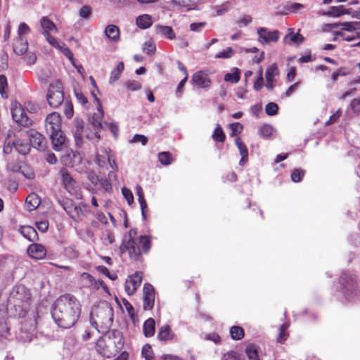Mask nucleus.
<instances>
[{
  "label": "nucleus",
  "mask_w": 360,
  "mask_h": 360,
  "mask_svg": "<svg viewBox=\"0 0 360 360\" xmlns=\"http://www.w3.org/2000/svg\"><path fill=\"white\" fill-rule=\"evenodd\" d=\"M136 25L141 29H147L153 24L151 16L148 14H143L136 18Z\"/></svg>",
  "instance_id": "473e14b6"
},
{
  "label": "nucleus",
  "mask_w": 360,
  "mask_h": 360,
  "mask_svg": "<svg viewBox=\"0 0 360 360\" xmlns=\"http://www.w3.org/2000/svg\"><path fill=\"white\" fill-rule=\"evenodd\" d=\"M205 22H193L190 25V30L193 32H200L206 26Z\"/></svg>",
  "instance_id": "69168bd1"
},
{
  "label": "nucleus",
  "mask_w": 360,
  "mask_h": 360,
  "mask_svg": "<svg viewBox=\"0 0 360 360\" xmlns=\"http://www.w3.org/2000/svg\"><path fill=\"white\" fill-rule=\"evenodd\" d=\"M231 133L230 136L234 137L240 134L243 131V127L239 122H234L230 124Z\"/></svg>",
  "instance_id": "3c124183"
},
{
  "label": "nucleus",
  "mask_w": 360,
  "mask_h": 360,
  "mask_svg": "<svg viewBox=\"0 0 360 360\" xmlns=\"http://www.w3.org/2000/svg\"><path fill=\"white\" fill-rule=\"evenodd\" d=\"M112 179L116 180V175L115 174V172H109L108 179H101L99 182L101 186L107 192H110L112 191V185L110 183V181Z\"/></svg>",
  "instance_id": "4c0bfd02"
},
{
  "label": "nucleus",
  "mask_w": 360,
  "mask_h": 360,
  "mask_svg": "<svg viewBox=\"0 0 360 360\" xmlns=\"http://www.w3.org/2000/svg\"><path fill=\"white\" fill-rule=\"evenodd\" d=\"M188 79V74L184 77V79L181 80V82L179 83L176 89V96L177 98L181 97L183 92H184V86L187 82Z\"/></svg>",
  "instance_id": "e2e57ef3"
},
{
  "label": "nucleus",
  "mask_w": 360,
  "mask_h": 360,
  "mask_svg": "<svg viewBox=\"0 0 360 360\" xmlns=\"http://www.w3.org/2000/svg\"><path fill=\"white\" fill-rule=\"evenodd\" d=\"M156 50L155 44L152 41H147L144 43L143 46V51L148 55H151L155 53Z\"/></svg>",
  "instance_id": "5fc2aeb1"
},
{
  "label": "nucleus",
  "mask_w": 360,
  "mask_h": 360,
  "mask_svg": "<svg viewBox=\"0 0 360 360\" xmlns=\"http://www.w3.org/2000/svg\"><path fill=\"white\" fill-rule=\"evenodd\" d=\"M174 334L168 325H164L159 329L158 338L160 341H169L174 339Z\"/></svg>",
  "instance_id": "c85d7f7f"
},
{
  "label": "nucleus",
  "mask_w": 360,
  "mask_h": 360,
  "mask_svg": "<svg viewBox=\"0 0 360 360\" xmlns=\"http://www.w3.org/2000/svg\"><path fill=\"white\" fill-rule=\"evenodd\" d=\"M122 193L124 198L127 200L128 204L131 205L134 202V196L131 191L127 188H122Z\"/></svg>",
  "instance_id": "774afa93"
},
{
  "label": "nucleus",
  "mask_w": 360,
  "mask_h": 360,
  "mask_svg": "<svg viewBox=\"0 0 360 360\" xmlns=\"http://www.w3.org/2000/svg\"><path fill=\"white\" fill-rule=\"evenodd\" d=\"M259 132L261 136L268 138L272 134L273 127L269 124H264L259 128Z\"/></svg>",
  "instance_id": "864d4df0"
},
{
  "label": "nucleus",
  "mask_w": 360,
  "mask_h": 360,
  "mask_svg": "<svg viewBox=\"0 0 360 360\" xmlns=\"http://www.w3.org/2000/svg\"><path fill=\"white\" fill-rule=\"evenodd\" d=\"M158 160L163 165H169L172 162V155L169 152H162L158 155Z\"/></svg>",
  "instance_id": "de8ad7c7"
},
{
  "label": "nucleus",
  "mask_w": 360,
  "mask_h": 360,
  "mask_svg": "<svg viewBox=\"0 0 360 360\" xmlns=\"http://www.w3.org/2000/svg\"><path fill=\"white\" fill-rule=\"evenodd\" d=\"M222 360H242L240 355L236 351L231 350L223 355Z\"/></svg>",
  "instance_id": "bf43d9fd"
},
{
  "label": "nucleus",
  "mask_w": 360,
  "mask_h": 360,
  "mask_svg": "<svg viewBox=\"0 0 360 360\" xmlns=\"http://www.w3.org/2000/svg\"><path fill=\"white\" fill-rule=\"evenodd\" d=\"M305 172L301 169H295L291 174V179L294 182H299L302 180Z\"/></svg>",
  "instance_id": "052dcab7"
},
{
  "label": "nucleus",
  "mask_w": 360,
  "mask_h": 360,
  "mask_svg": "<svg viewBox=\"0 0 360 360\" xmlns=\"http://www.w3.org/2000/svg\"><path fill=\"white\" fill-rule=\"evenodd\" d=\"M339 282L340 291L345 300L349 302L355 301L359 296L355 276L344 272L340 276Z\"/></svg>",
  "instance_id": "20e7f679"
},
{
  "label": "nucleus",
  "mask_w": 360,
  "mask_h": 360,
  "mask_svg": "<svg viewBox=\"0 0 360 360\" xmlns=\"http://www.w3.org/2000/svg\"><path fill=\"white\" fill-rule=\"evenodd\" d=\"M289 327V324L288 323H283L279 328V334L277 337V341L280 343H283L288 337V333H287V329Z\"/></svg>",
  "instance_id": "37998d69"
},
{
  "label": "nucleus",
  "mask_w": 360,
  "mask_h": 360,
  "mask_svg": "<svg viewBox=\"0 0 360 360\" xmlns=\"http://www.w3.org/2000/svg\"><path fill=\"white\" fill-rule=\"evenodd\" d=\"M257 33L258 41L262 45L277 42L280 35L278 30L271 31L266 27H259Z\"/></svg>",
  "instance_id": "9b49d317"
},
{
  "label": "nucleus",
  "mask_w": 360,
  "mask_h": 360,
  "mask_svg": "<svg viewBox=\"0 0 360 360\" xmlns=\"http://www.w3.org/2000/svg\"><path fill=\"white\" fill-rule=\"evenodd\" d=\"M11 110L12 117L15 122L24 127L32 124V120L29 118L20 103L17 101L12 103Z\"/></svg>",
  "instance_id": "1a4fd4ad"
},
{
  "label": "nucleus",
  "mask_w": 360,
  "mask_h": 360,
  "mask_svg": "<svg viewBox=\"0 0 360 360\" xmlns=\"http://www.w3.org/2000/svg\"><path fill=\"white\" fill-rule=\"evenodd\" d=\"M45 127L47 133L56 132L61 129V117L57 112L50 113L46 118Z\"/></svg>",
  "instance_id": "f3484780"
},
{
  "label": "nucleus",
  "mask_w": 360,
  "mask_h": 360,
  "mask_svg": "<svg viewBox=\"0 0 360 360\" xmlns=\"http://www.w3.org/2000/svg\"><path fill=\"white\" fill-rule=\"evenodd\" d=\"M245 354L249 360H261L258 347L254 344H250L246 347Z\"/></svg>",
  "instance_id": "72a5a7b5"
},
{
  "label": "nucleus",
  "mask_w": 360,
  "mask_h": 360,
  "mask_svg": "<svg viewBox=\"0 0 360 360\" xmlns=\"http://www.w3.org/2000/svg\"><path fill=\"white\" fill-rule=\"evenodd\" d=\"M40 25L43 30L42 34L46 38V41L49 40L50 38L53 37L50 34L51 31L58 32V28L56 25L46 16L41 18Z\"/></svg>",
  "instance_id": "6ab92c4d"
},
{
  "label": "nucleus",
  "mask_w": 360,
  "mask_h": 360,
  "mask_svg": "<svg viewBox=\"0 0 360 360\" xmlns=\"http://www.w3.org/2000/svg\"><path fill=\"white\" fill-rule=\"evenodd\" d=\"M235 144L236 145L239 150L240 155H241V159L239 161V165L240 166H243L248 162V150L247 146L239 137L236 139Z\"/></svg>",
  "instance_id": "bb28decb"
},
{
  "label": "nucleus",
  "mask_w": 360,
  "mask_h": 360,
  "mask_svg": "<svg viewBox=\"0 0 360 360\" xmlns=\"http://www.w3.org/2000/svg\"><path fill=\"white\" fill-rule=\"evenodd\" d=\"M279 73L276 64L271 65L266 70L265 78L266 82L274 81V77Z\"/></svg>",
  "instance_id": "a19ab883"
},
{
  "label": "nucleus",
  "mask_w": 360,
  "mask_h": 360,
  "mask_svg": "<svg viewBox=\"0 0 360 360\" xmlns=\"http://www.w3.org/2000/svg\"><path fill=\"white\" fill-rule=\"evenodd\" d=\"M0 94L4 98L8 96L7 78L4 75H0Z\"/></svg>",
  "instance_id": "c03bdc74"
},
{
  "label": "nucleus",
  "mask_w": 360,
  "mask_h": 360,
  "mask_svg": "<svg viewBox=\"0 0 360 360\" xmlns=\"http://www.w3.org/2000/svg\"><path fill=\"white\" fill-rule=\"evenodd\" d=\"M114 311L108 303L94 309L90 314V323L100 333L105 334L112 325Z\"/></svg>",
  "instance_id": "f03ea898"
},
{
  "label": "nucleus",
  "mask_w": 360,
  "mask_h": 360,
  "mask_svg": "<svg viewBox=\"0 0 360 360\" xmlns=\"http://www.w3.org/2000/svg\"><path fill=\"white\" fill-rule=\"evenodd\" d=\"M143 333L146 337H152L155 333V321L152 318L148 319L143 323Z\"/></svg>",
  "instance_id": "f704fd0d"
},
{
  "label": "nucleus",
  "mask_w": 360,
  "mask_h": 360,
  "mask_svg": "<svg viewBox=\"0 0 360 360\" xmlns=\"http://www.w3.org/2000/svg\"><path fill=\"white\" fill-rule=\"evenodd\" d=\"M95 99L98 102V112L94 113L89 120V124L94 130V132L92 134L86 133V137L88 139H93L94 138L97 139H100L99 131L102 127L103 112L101 110V104L100 103L99 100L96 97Z\"/></svg>",
  "instance_id": "423d86ee"
},
{
  "label": "nucleus",
  "mask_w": 360,
  "mask_h": 360,
  "mask_svg": "<svg viewBox=\"0 0 360 360\" xmlns=\"http://www.w3.org/2000/svg\"><path fill=\"white\" fill-rule=\"evenodd\" d=\"M26 136L30 140V145L32 146L33 148L39 150H44L46 149V140L45 137L39 132L34 129H30L27 132Z\"/></svg>",
  "instance_id": "f8f14e48"
},
{
  "label": "nucleus",
  "mask_w": 360,
  "mask_h": 360,
  "mask_svg": "<svg viewBox=\"0 0 360 360\" xmlns=\"http://www.w3.org/2000/svg\"><path fill=\"white\" fill-rule=\"evenodd\" d=\"M101 153L96 155V161L98 165L104 168L108 164L112 169L111 172H116L117 170V165L112 151L109 148H103L101 150Z\"/></svg>",
  "instance_id": "9d476101"
},
{
  "label": "nucleus",
  "mask_w": 360,
  "mask_h": 360,
  "mask_svg": "<svg viewBox=\"0 0 360 360\" xmlns=\"http://www.w3.org/2000/svg\"><path fill=\"white\" fill-rule=\"evenodd\" d=\"M224 80L232 84H236L240 80V72L237 68L232 70L231 72L227 73L224 75Z\"/></svg>",
  "instance_id": "58836bf2"
},
{
  "label": "nucleus",
  "mask_w": 360,
  "mask_h": 360,
  "mask_svg": "<svg viewBox=\"0 0 360 360\" xmlns=\"http://www.w3.org/2000/svg\"><path fill=\"white\" fill-rule=\"evenodd\" d=\"M142 282V273L139 271H136L133 275L129 276L126 281L124 285V289L126 292L129 295H132L135 293L136 290L140 286Z\"/></svg>",
  "instance_id": "2eb2a0df"
},
{
  "label": "nucleus",
  "mask_w": 360,
  "mask_h": 360,
  "mask_svg": "<svg viewBox=\"0 0 360 360\" xmlns=\"http://www.w3.org/2000/svg\"><path fill=\"white\" fill-rule=\"evenodd\" d=\"M20 232L22 236L29 241L34 242L38 240V233L32 226H22L20 228Z\"/></svg>",
  "instance_id": "a878e982"
},
{
  "label": "nucleus",
  "mask_w": 360,
  "mask_h": 360,
  "mask_svg": "<svg viewBox=\"0 0 360 360\" xmlns=\"http://www.w3.org/2000/svg\"><path fill=\"white\" fill-rule=\"evenodd\" d=\"M41 203V199L36 193H30L26 198V206L29 211L36 210Z\"/></svg>",
  "instance_id": "c756f323"
},
{
  "label": "nucleus",
  "mask_w": 360,
  "mask_h": 360,
  "mask_svg": "<svg viewBox=\"0 0 360 360\" xmlns=\"http://www.w3.org/2000/svg\"><path fill=\"white\" fill-rule=\"evenodd\" d=\"M319 13L321 15L340 17L345 14H350V12L343 6H331L328 11H319Z\"/></svg>",
  "instance_id": "393cba45"
},
{
  "label": "nucleus",
  "mask_w": 360,
  "mask_h": 360,
  "mask_svg": "<svg viewBox=\"0 0 360 360\" xmlns=\"http://www.w3.org/2000/svg\"><path fill=\"white\" fill-rule=\"evenodd\" d=\"M82 306L78 299L71 294L60 296L51 311L52 317L60 328H70L80 317Z\"/></svg>",
  "instance_id": "f257e3e1"
},
{
  "label": "nucleus",
  "mask_w": 360,
  "mask_h": 360,
  "mask_svg": "<svg viewBox=\"0 0 360 360\" xmlns=\"http://www.w3.org/2000/svg\"><path fill=\"white\" fill-rule=\"evenodd\" d=\"M192 82L198 89H208L211 86L212 81L207 71L199 70L192 75Z\"/></svg>",
  "instance_id": "4468645a"
},
{
  "label": "nucleus",
  "mask_w": 360,
  "mask_h": 360,
  "mask_svg": "<svg viewBox=\"0 0 360 360\" xmlns=\"http://www.w3.org/2000/svg\"><path fill=\"white\" fill-rule=\"evenodd\" d=\"M15 269L13 259L7 258L0 262V272L7 276H12Z\"/></svg>",
  "instance_id": "cd10ccee"
},
{
  "label": "nucleus",
  "mask_w": 360,
  "mask_h": 360,
  "mask_svg": "<svg viewBox=\"0 0 360 360\" xmlns=\"http://www.w3.org/2000/svg\"><path fill=\"white\" fill-rule=\"evenodd\" d=\"M200 0H172L176 5L190 7L195 5Z\"/></svg>",
  "instance_id": "13d9d810"
},
{
  "label": "nucleus",
  "mask_w": 360,
  "mask_h": 360,
  "mask_svg": "<svg viewBox=\"0 0 360 360\" xmlns=\"http://www.w3.org/2000/svg\"><path fill=\"white\" fill-rule=\"evenodd\" d=\"M143 308L145 311L151 310L155 304V289L150 283H145L143 288Z\"/></svg>",
  "instance_id": "ddd939ff"
},
{
  "label": "nucleus",
  "mask_w": 360,
  "mask_h": 360,
  "mask_svg": "<svg viewBox=\"0 0 360 360\" xmlns=\"http://www.w3.org/2000/svg\"><path fill=\"white\" fill-rule=\"evenodd\" d=\"M244 330L240 326H232L230 328V335L234 340H241L244 337Z\"/></svg>",
  "instance_id": "79ce46f5"
},
{
  "label": "nucleus",
  "mask_w": 360,
  "mask_h": 360,
  "mask_svg": "<svg viewBox=\"0 0 360 360\" xmlns=\"http://www.w3.org/2000/svg\"><path fill=\"white\" fill-rule=\"evenodd\" d=\"M329 26L331 28L340 27V30L335 32L334 41L338 38H341L347 41L359 40L352 46L360 47V25L359 22H347L340 24L333 23L330 24Z\"/></svg>",
  "instance_id": "7ed1b4c3"
},
{
  "label": "nucleus",
  "mask_w": 360,
  "mask_h": 360,
  "mask_svg": "<svg viewBox=\"0 0 360 360\" xmlns=\"http://www.w3.org/2000/svg\"><path fill=\"white\" fill-rule=\"evenodd\" d=\"M48 134L50 136L53 149L56 151L61 150L65 141V137L63 136L61 129L56 132Z\"/></svg>",
  "instance_id": "4be33fe9"
},
{
  "label": "nucleus",
  "mask_w": 360,
  "mask_h": 360,
  "mask_svg": "<svg viewBox=\"0 0 360 360\" xmlns=\"http://www.w3.org/2000/svg\"><path fill=\"white\" fill-rule=\"evenodd\" d=\"M85 136L86 133H88L86 130L84 131ZM83 136H84V129L82 127L77 126L75 131H74V137L75 139V142L77 146H79L83 143Z\"/></svg>",
  "instance_id": "a18cd8bd"
},
{
  "label": "nucleus",
  "mask_w": 360,
  "mask_h": 360,
  "mask_svg": "<svg viewBox=\"0 0 360 360\" xmlns=\"http://www.w3.org/2000/svg\"><path fill=\"white\" fill-rule=\"evenodd\" d=\"M278 106L275 103H269L265 107V112L268 115L273 116L277 114Z\"/></svg>",
  "instance_id": "4d7b16f0"
},
{
  "label": "nucleus",
  "mask_w": 360,
  "mask_h": 360,
  "mask_svg": "<svg viewBox=\"0 0 360 360\" xmlns=\"http://www.w3.org/2000/svg\"><path fill=\"white\" fill-rule=\"evenodd\" d=\"M155 31L157 34L169 40L176 38V34L173 28L170 26L157 25L155 27Z\"/></svg>",
  "instance_id": "5701e85b"
},
{
  "label": "nucleus",
  "mask_w": 360,
  "mask_h": 360,
  "mask_svg": "<svg viewBox=\"0 0 360 360\" xmlns=\"http://www.w3.org/2000/svg\"><path fill=\"white\" fill-rule=\"evenodd\" d=\"M30 32V27L25 22H20L18 28V37L24 38V36Z\"/></svg>",
  "instance_id": "09e8293b"
},
{
  "label": "nucleus",
  "mask_w": 360,
  "mask_h": 360,
  "mask_svg": "<svg viewBox=\"0 0 360 360\" xmlns=\"http://www.w3.org/2000/svg\"><path fill=\"white\" fill-rule=\"evenodd\" d=\"M150 238L147 236H141L139 238L138 245L140 248V251L142 250L144 252L149 251L150 248Z\"/></svg>",
  "instance_id": "ea45409f"
},
{
  "label": "nucleus",
  "mask_w": 360,
  "mask_h": 360,
  "mask_svg": "<svg viewBox=\"0 0 360 360\" xmlns=\"http://www.w3.org/2000/svg\"><path fill=\"white\" fill-rule=\"evenodd\" d=\"M136 193L138 196V200L140 204V207H144L147 206L146 201L144 198L143 191L141 186L137 185L136 186Z\"/></svg>",
  "instance_id": "603ef678"
},
{
  "label": "nucleus",
  "mask_w": 360,
  "mask_h": 360,
  "mask_svg": "<svg viewBox=\"0 0 360 360\" xmlns=\"http://www.w3.org/2000/svg\"><path fill=\"white\" fill-rule=\"evenodd\" d=\"M63 253L64 255L70 259H76L79 255L78 251L75 249V247L73 245L65 247L64 248Z\"/></svg>",
  "instance_id": "49530a36"
},
{
  "label": "nucleus",
  "mask_w": 360,
  "mask_h": 360,
  "mask_svg": "<svg viewBox=\"0 0 360 360\" xmlns=\"http://www.w3.org/2000/svg\"><path fill=\"white\" fill-rule=\"evenodd\" d=\"M212 137L216 141L224 142L226 136L221 127L218 126L214 129Z\"/></svg>",
  "instance_id": "8fccbe9b"
},
{
  "label": "nucleus",
  "mask_w": 360,
  "mask_h": 360,
  "mask_svg": "<svg viewBox=\"0 0 360 360\" xmlns=\"http://www.w3.org/2000/svg\"><path fill=\"white\" fill-rule=\"evenodd\" d=\"M123 70L124 63L122 62H120L117 65L116 68L112 70L109 78V83L112 84L118 80Z\"/></svg>",
  "instance_id": "c9c22d12"
},
{
  "label": "nucleus",
  "mask_w": 360,
  "mask_h": 360,
  "mask_svg": "<svg viewBox=\"0 0 360 360\" xmlns=\"http://www.w3.org/2000/svg\"><path fill=\"white\" fill-rule=\"evenodd\" d=\"M13 48L17 55H24L28 50L27 40L25 38L17 37L13 43Z\"/></svg>",
  "instance_id": "b1692460"
},
{
  "label": "nucleus",
  "mask_w": 360,
  "mask_h": 360,
  "mask_svg": "<svg viewBox=\"0 0 360 360\" xmlns=\"http://www.w3.org/2000/svg\"><path fill=\"white\" fill-rule=\"evenodd\" d=\"M233 55V50L231 47H227L223 51L219 52L216 56V58H230Z\"/></svg>",
  "instance_id": "6e6d98bb"
},
{
  "label": "nucleus",
  "mask_w": 360,
  "mask_h": 360,
  "mask_svg": "<svg viewBox=\"0 0 360 360\" xmlns=\"http://www.w3.org/2000/svg\"><path fill=\"white\" fill-rule=\"evenodd\" d=\"M105 36L112 41H117L120 39L119 28L114 25H108L105 27Z\"/></svg>",
  "instance_id": "7c9ffc66"
},
{
  "label": "nucleus",
  "mask_w": 360,
  "mask_h": 360,
  "mask_svg": "<svg viewBox=\"0 0 360 360\" xmlns=\"http://www.w3.org/2000/svg\"><path fill=\"white\" fill-rule=\"evenodd\" d=\"M108 338L109 340H115L113 341V344L117 348L121 349L122 347L124 345V340L122 333L119 330H115L109 333L108 335Z\"/></svg>",
  "instance_id": "2f4dec72"
},
{
  "label": "nucleus",
  "mask_w": 360,
  "mask_h": 360,
  "mask_svg": "<svg viewBox=\"0 0 360 360\" xmlns=\"http://www.w3.org/2000/svg\"><path fill=\"white\" fill-rule=\"evenodd\" d=\"M81 283L84 288H89L91 290H98L100 288V284L98 281L89 273L84 272L80 276Z\"/></svg>",
  "instance_id": "412c9836"
},
{
  "label": "nucleus",
  "mask_w": 360,
  "mask_h": 360,
  "mask_svg": "<svg viewBox=\"0 0 360 360\" xmlns=\"http://www.w3.org/2000/svg\"><path fill=\"white\" fill-rule=\"evenodd\" d=\"M28 255L35 259H41L45 257L46 250L44 246L39 243H33L27 248Z\"/></svg>",
  "instance_id": "aec40b11"
},
{
  "label": "nucleus",
  "mask_w": 360,
  "mask_h": 360,
  "mask_svg": "<svg viewBox=\"0 0 360 360\" xmlns=\"http://www.w3.org/2000/svg\"><path fill=\"white\" fill-rule=\"evenodd\" d=\"M304 8V5L300 3H291L286 6V9L291 13H295L298 10Z\"/></svg>",
  "instance_id": "338daca9"
},
{
  "label": "nucleus",
  "mask_w": 360,
  "mask_h": 360,
  "mask_svg": "<svg viewBox=\"0 0 360 360\" xmlns=\"http://www.w3.org/2000/svg\"><path fill=\"white\" fill-rule=\"evenodd\" d=\"M13 148L18 153L25 155L29 153L30 150V145L19 139H17L13 141H6V144L4 148V150L5 153H9L12 150Z\"/></svg>",
  "instance_id": "dca6fc26"
},
{
  "label": "nucleus",
  "mask_w": 360,
  "mask_h": 360,
  "mask_svg": "<svg viewBox=\"0 0 360 360\" xmlns=\"http://www.w3.org/2000/svg\"><path fill=\"white\" fill-rule=\"evenodd\" d=\"M64 101L63 86L60 81L56 80L52 82L47 93V101L50 106L58 108Z\"/></svg>",
  "instance_id": "39448f33"
},
{
  "label": "nucleus",
  "mask_w": 360,
  "mask_h": 360,
  "mask_svg": "<svg viewBox=\"0 0 360 360\" xmlns=\"http://www.w3.org/2000/svg\"><path fill=\"white\" fill-rule=\"evenodd\" d=\"M136 233V229L130 230L129 236L124 237L121 246L122 250L128 251L130 257L134 259H136L140 255V248L134 238Z\"/></svg>",
  "instance_id": "0eeeda50"
},
{
  "label": "nucleus",
  "mask_w": 360,
  "mask_h": 360,
  "mask_svg": "<svg viewBox=\"0 0 360 360\" xmlns=\"http://www.w3.org/2000/svg\"><path fill=\"white\" fill-rule=\"evenodd\" d=\"M304 41V37L299 33L294 34L292 32L288 34L284 38V42L286 44H300Z\"/></svg>",
  "instance_id": "e433bc0d"
},
{
  "label": "nucleus",
  "mask_w": 360,
  "mask_h": 360,
  "mask_svg": "<svg viewBox=\"0 0 360 360\" xmlns=\"http://www.w3.org/2000/svg\"><path fill=\"white\" fill-rule=\"evenodd\" d=\"M47 41L52 46H53L56 49L59 50L60 52H62L63 47H66V45L63 42L58 41L55 37L50 38V39L48 40Z\"/></svg>",
  "instance_id": "680f3d73"
},
{
  "label": "nucleus",
  "mask_w": 360,
  "mask_h": 360,
  "mask_svg": "<svg viewBox=\"0 0 360 360\" xmlns=\"http://www.w3.org/2000/svg\"><path fill=\"white\" fill-rule=\"evenodd\" d=\"M58 202L63 210L72 219L76 221L82 219V217L84 215L82 207H86L85 204L80 203L79 205H75L68 199L59 200Z\"/></svg>",
  "instance_id": "6e6552de"
},
{
  "label": "nucleus",
  "mask_w": 360,
  "mask_h": 360,
  "mask_svg": "<svg viewBox=\"0 0 360 360\" xmlns=\"http://www.w3.org/2000/svg\"><path fill=\"white\" fill-rule=\"evenodd\" d=\"M141 356L145 359H148V358H151V357H154L153 356V349H152L150 345H145L142 347Z\"/></svg>",
  "instance_id": "0e129e2a"
},
{
  "label": "nucleus",
  "mask_w": 360,
  "mask_h": 360,
  "mask_svg": "<svg viewBox=\"0 0 360 360\" xmlns=\"http://www.w3.org/2000/svg\"><path fill=\"white\" fill-rule=\"evenodd\" d=\"M62 181L65 189L71 194L77 195V182L72 179L66 169L60 171Z\"/></svg>",
  "instance_id": "a211bd4d"
}]
</instances>
